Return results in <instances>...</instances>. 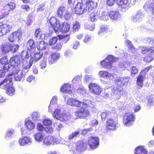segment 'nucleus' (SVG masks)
Returning a JSON list of instances; mask_svg holds the SVG:
<instances>
[{"mask_svg":"<svg viewBox=\"0 0 154 154\" xmlns=\"http://www.w3.org/2000/svg\"><path fill=\"white\" fill-rule=\"evenodd\" d=\"M80 131H77L72 132L69 134L67 138H66V140L61 142V143L67 145L70 148L69 151L73 153L79 154L81 152L85 150L86 148L87 144L82 141H78L76 143V148L74 149L70 140L75 137H76L79 134Z\"/></svg>","mask_w":154,"mask_h":154,"instance_id":"obj_1","label":"nucleus"},{"mask_svg":"<svg viewBox=\"0 0 154 154\" xmlns=\"http://www.w3.org/2000/svg\"><path fill=\"white\" fill-rule=\"evenodd\" d=\"M92 0H82V2L85 3L87 5L86 8H85V6L81 3H78L75 8V13L79 15H81L86 12L87 9L88 12H91L96 7L95 3L92 1Z\"/></svg>","mask_w":154,"mask_h":154,"instance_id":"obj_2","label":"nucleus"},{"mask_svg":"<svg viewBox=\"0 0 154 154\" xmlns=\"http://www.w3.org/2000/svg\"><path fill=\"white\" fill-rule=\"evenodd\" d=\"M123 94L122 88L119 85L109 87L105 89V94L107 97L112 96L116 97V99H118L120 97V95Z\"/></svg>","mask_w":154,"mask_h":154,"instance_id":"obj_3","label":"nucleus"},{"mask_svg":"<svg viewBox=\"0 0 154 154\" xmlns=\"http://www.w3.org/2000/svg\"><path fill=\"white\" fill-rule=\"evenodd\" d=\"M21 56L22 57L21 63L23 69L22 70H24L26 73L32 65V60L30 59L29 54L26 51H23L21 53Z\"/></svg>","mask_w":154,"mask_h":154,"instance_id":"obj_4","label":"nucleus"},{"mask_svg":"<svg viewBox=\"0 0 154 154\" xmlns=\"http://www.w3.org/2000/svg\"><path fill=\"white\" fill-rule=\"evenodd\" d=\"M53 116L54 118L61 121L68 120L71 117L69 113H66L59 108H56L54 111Z\"/></svg>","mask_w":154,"mask_h":154,"instance_id":"obj_5","label":"nucleus"},{"mask_svg":"<svg viewBox=\"0 0 154 154\" xmlns=\"http://www.w3.org/2000/svg\"><path fill=\"white\" fill-rule=\"evenodd\" d=\"M91 102L89 100H85L83 102H80L79 101L73 98H69L68 100L67 104L79 107L82 106H91Z\"/></svg>","mask_w":154,"mask_h":154,"instance_id":"obj_6","label":"nucleus"},{"mask_svg":"<svg viewBox=\"0 0 154 154\" xmlns=\"http://www.w3.org/2000/svg\"><path fill=\"white\" fill-rule=\"evenodd\" d=\"M118 59L112 55H109L106 59L101 62V65L105 68L110 69L112 67V63Z\"/></svg>","mask_w":154,"mask_h":154,"instance_id":"obj_7","label":"nucleus"},{"mask_svg":"<svg viewBox=\"0 0 154 154\" xmlns=\"http://www.w3.org/2000/svg\"><path fill=\"white\" fill-rule=\"evenodd\" d=\"M135 118V115L131 113H126L124 117L123 123L126 126L129 127L133 125Z\"/></svg>","mask_w":154,"mask_h":154,"instance_id":"obj_8","label":"nucleus"},{"mask_svg":"<svg viewBox=\"0 0 154 154\" xmlns=\"http://www.w3.org/2000/svg\"><path fill=\"white\" fill-rule=\"evenodd\" d=\"M15 71L14 69H13L12 70H11L10 73L8 74H12L11 77H12L14 75L13 77L16 81H20L25 75L26 72H25V71L24 70H16V71H15V72L14 73V71Z\"/></svg>","mask_w":154,"mask_h":154,"instance_id":"obj_9","label":"nucleus"},{"mask_svg":"<svg viewBox=\"0 0 154 154\" xmlns=\"http://www.w3.org/2000/svg\"><path fill=\"white\" fill-rule=\"evenodd\" d=\"M8 77L2 80L0 82V88L2 89L6 90L12 85V81L13 77H11L12 74H8Z\"/></svg>","mask_w":154,"mask_h":154,"instance_id":"obj_10","label":"nucleus"},{"mask_svg":"<svg viewBox=\"0 0 154 154\" xmlns=\"http://www.w3.org/2000/svg\"><path fill=\"white\" fill-rule=\"evenodd\" d=\"M22 59L21 54L20 56L16 55L13 56L11 58L10 60V64H9L11 66V69H16V67L18 66V65L20 64L21 61V59Z\"/></svg>","mask_w":154,"mask_h":154,"instance_id":"obj_11","label":"nucleus"},{"mask_svg":"<svg viewBox=\"0 0 154 154\" xmlns=\"http://www.w3.org/2000/svg\"><path fill=\"white\" fill-rule=\"evenodd\" d=\"M90 91L96 95L99 94L101 92L102 89L100 86L97 83H91L88 85Z\"/></svg>","mask_w":154,"mask_h":154,"instance_id":"obj_12","label":"nucleus"},{"mask_svg":"<svg viewBox=\"0 0 154 154\" xmlns=\"http://www.w3.org/2000/svg\"><path fill=\"white\" fill-rule=\"evenodd\" d=\"M116 2L124 11L127 10L131 6V0H117Z\"/></svg>","mask_w":154,"mask_h":154,"instance_id":"obj_13","label":"nucleus"},{"mask_svg":"<svg viewBox=\"0 0 154 154\" xmlns=\"http://www.w3.org/2000/svg\"><path fill=\"white\" fill-rule=\"evenodd\" d=\"M88 144L91 149H95L99 145V139L97 137H92L88 138Z\"/></svg>","mask_w":154,"mask_h":154,"instance_id":"obj_14","label":"nucleus"},{"mask_svg":"<svg viewBox=\"0 0 154 154\" xmlns=\"http://www.w3.org/2000/svg\"><path fill=\"white\" fill-rule=\"evenodd\" d=\"M75 115L80 118L85 117L89 115V111L85 107H82L75 112Z\"/></svg>","mask_w":154,"mask_h":154,"instance_id":"obj_15","label":"nucleus"},{"mask_svg":"<svg viewBox=\"0 0 154 154\" xmlns=\"http://www.w3.org/2000/svg\"><path fill=\"white\" fill-rule=\"evenodd\" d=\"M49 22L54 31L56 32H58V27H59L60 25L59 21L55 17H53L50 18Z\"/></svg>","mask_w":154,"mask_h":154,"instance_id":"obj_16","label":"nucleus"},{"mask_svg":"<svg viewBox=\"0 0 154 154\" xmlns=\"http://www.w3.org/2000/svg\"><path fill=\"white\" fill-rule=\"evenodd\" d=\"M73 87L69 84H65L60 88V91L64 93L72 95L73 93Z\"/></svg>","mask_w":154,"mask_h":154,"instance_id":"obj_17","label":"nucleus"},{"mask_svg":"<svg viewBox=\"0 0 154 154\" xmlns=\"http://www.w3.org/2000/svg\"><path fill=\"white\" fill-rule=\"evenodd\" d=\"M116 122L115 119L112 118L107 120L106 128L108 130H114L116 128Z\"/></svg>","mask_w":154,"mask_h":154,"instance_id":"obj_18","label":"nucleus"},{"mask_svg":"<svg viewBox=\"0 0 154 154\" xmlns=\"http://www.w3.org/2000/svg\"><path fill=\"white\" fill-rule=\"evenodd\" d=\"M22 36L21 32L20 31H17L13 32L10 35L8 40L11 42L14 41L19 40Z\"/></svg>","mask_w":154,"mask_h":154,"instance_id":"obj_19","label":"nucleus"},{"mask_svg":"<svg viewBox=\"0 0 154 154\" xmlns=\"http://www.w3.org/2000/svg\"><path fill=\"white\" fill-rule=\"evenodd\" d=\"M35 46L36 45L34 40L32 39L29 40L27 44V47L28 51L26 52H28L29 54V53L34 52L36 49Z\"/></svg>","mask_w":154,"mask_h":154,"instance_id":"obj_20","label":"nucleus"},{"mask_svg":"<svg viewBox=\"0 0 154 154\" xmlns=\"http://www.w3.org/2000/svg\"><path fill=\"white\" fill-rule=\"evenodd\" d=\"M30 55L29 57L30 56V60H32V62L34 61L37 62L42 57L43 53L41 52H36L34 51V52L29 53Z\"/></svg>","mask_w":154,"mask_h":154,"instance_id":"obj_21","label":"nucleus"},{"mask_svg":"<svg viewBox=\"0 0 154 154\" xmlns=\"http://www.w3.org/2000/svg\"><path fill=\"white\" fill-rule=\"evenodd\" d=\"M60 54L58 53H52L48 58V63L50 64L56 62L60 57Z\"/></svg>","mask_w":154,"mask_h":154,"instance_id":"obj_22","label":"nucleus"},{"mask_svg":"<svg viewBox=\"0 0 154 154\" xmlns=\"http://www.w3.org/2000/svg\"><path fill=\"white\" fill-rule=\"evenodd\" d=\"M130 79V77H119L118 78L116 82L117 85H119V86L122 85H126Z\"/></svg>","mask_w":154,"mask_h":154,"instance_id":"obj_23","label":"nucleus"},{"mask_svg":"<svg viewBox=\"0 0 154 154\" xmlns=\"http://www.w3.org/2000/svg\"><path fill=\"white\" fill-rule=\"evenodd\" d=\"M18 142L20 145L25 146L27 144L30 145L32 142V140L29 137H25L20 138Z\"/></svg>","mask_w":154,"mask_h":154,"instance_id":"obj_24","label":"nucleus"},{"mask_svg":"<svg viewBox=\"0 0 154 154\" xmlns=\"http://www.w3.org/2000/svg\"><path fill=\"white\" fill-rule=\"evenodd\" d=\"M143 15L140 11H138L137 14L133 15L131 17V21L133 22L137 23L141 21L143 19Z\"/></svg>","mask_w":154,"mask_h":154,"instance_id":"obj_25","label":"nucleus"},{"mask_svg":"<svg viewBox=\"0 0 154 154\" xmlns=\"http://www.w3.org/2000/svg\"><path fill=\"white\" fill-rule=\"evenodd\" d=\"M109 16L113 21L117 20L121 17V15L118 11H110L109 14Z\"/></svg>","mask_w":154,"mask_h":154,"instance_id":"obj_26","label":"nucleus"},{"mask_svg":"<svg viewBox=\"0 0 154 154\" xmlns=\"http://www.w3.org/2000/svg\"><path fill=\"white\" fill-rule=\"evenodd\" d=\"M58 31H60L62 33H66L69 31L70 25L67 22H64L62 25H60L58 27Z\"/></svg>","mask_w":154,"mask_h":154,"instance_id":"obj_27","label":"nucleus"},{"mask_svg":"<svg viewBox=\"0 0 154 154\" xmlns=\"http://www.w3.org/2000/svg\"><path fill=\"white\" fill-rule=\"evenodd\" d=\"M25 125L26 130L31 131L35 127V124L32 121L29 119H26L25 121Z\"/></svg>","mask_w":154,"mask_h":154,"instance_id":"obj_28","label":"nucleus"},{"mask_svg":"<svg viewBox=\"0 0 154 154\" xmlns=\"http://www.w3.org/2000/svg\"><path fill=\"white\" fill-rule=\"evenodd\" d=\"M57 139L51 136H48L45 137L43 143L46 145H49L53 144L54 143H58L56 141Z\"/></svg>","mask_w":154,"mask_h":154,"instance_id":"obj_29","label":"nucleus"},{"mask_svg":"<svg viewBox=\"0 0 154 154\" xmlns=\"http://www.w3.org/2000/svg\"><path fill=\"white\" fill-rule=\"evenodd\" d=\"M2 29V31L3 35L9 32L11 30L12 28V26L7 24H3L0 25Z\"/></svg>","mask_w":154,"mask_h":154,"instance_id":"obj_30","label":"nucleus"},{"mask_svg":"<svg viewBox=\"0 0 154 154\" xmlns=\"http://www.w3.org/2000/svg\"><path fill=\"white\" fill-rule=\"evenodd\" d=\"M145 77V75L143 73V72H140L137 77V85L140 87H142L143 85V82Z\"/></svg>","mask_w":154,"mask_h":154,"instance_id":"obj_31","label":"nucleus"},{"mask_svg":"<svg viewBox=\"0 0 154 154\" xmlns=\"http://www.w3.org/2000/svg\"><path fill=\"white\" fill-rule=\"evenodd\" d=\"M10 66H11L9 64H6L4 66L3 69L0 70V77H2L5 75L6 71L9 72V73H10L11 70H12V69Z\"/></svg>","mask_w":154,"mask_h":154,"instance_id":"obj_32","label":"nucleus"},{"mask_svg":"<svg viewBox=\"0 0 154 154\" xmlns=\"http://www.w3.org/2000/svg\"><path fill=\"white\" fill-rule=\"evenodd\" d=\"M141 52L143 54H146L148 55H154V49L153 47H151L148 48L146 47H141Z\"/></svg>","mask_w":154,"mask_h":154,"instance_id":"obj_33","label":"nucleus"},{"mask_svg":"<svg viewBox=\"0 0 154 154\" xmlns=\"http://www.w3.org/2000/svg\"><path fill=\"white\" fill-rule=\"evenodd\" d=\"M100 10L95 11L92 12L90 14V20L92 22H94L97 20V18H99V15L100 14Z\"/></svg>","mask_w":154,"mask_h":154,"instance_id":"obj_34","label":"nucleus"},{"mask_svg":"<svg viewBox=\"0 0 154 154\" xmlns=\"http://www.w3.org/2000/svg\"><path fill=\"white\" fill-rule=\"evenodd\" d=\"M45 134L43 132H38L34 135L35 140L39 142L42 141L44 138Z\"/></svg>","mask_w":154,"mask_h":154,"instance_id":"obj_35","label":"nucleus"},{"mask_svg":"<svg viewBox=\"0 0 154 154\" xmlns=\"http://www.w3.org/2000/svg\"><path fill=\"white\" fill-rule=\"evenodd\" d=\"M99 74L100 77L106 79H108L111 76H113L112 74L109 73L106 71H100L99 72Z\"/></svg>","mask_w":154,"mask_h":154,"instance_id":"obj_36","label":"nucleus"},{"mask_svg":"<svg viewBox=\"0 0 154 154\" xmlns=\"http://www.w3.org/2000/svg\"><path fill=\"white\" fill-rule=\"evenodd\" d=\"M47 45V43L45 42L44 41H39L37 42V48L38 50H43L46 49Z\"/></svg>","mask_w":154,"mask_h":154,"instance_id":"obj_37","label":"nucleus"},{"mask_svg":"<svg viewBox=\"0 0 154 154\" xmlns=\"http://www.w3.org/2000/svg\"><path fill=\"white\" fill-rule=\"evenodd\" d=\"M15 132V131L13 129H8L7 130L5 136V138L6 140H9L12 137V135Z\"/></svg>","mask_w":154,"mask_h":154,"instance_id":"obj_38","label":"nucleus"},{"mask_svg":"<svg viewBox=\"0 0 154 154\" xmlns=\"http://www.w3.org/2000/svg\"><path fill=\"white\" fill-rule=\"evenodd\" d=\"M16 6L15 4L12 2H10L4 7V9L9 11L14 10Z\"/></svg>","mask_w":154,"mask_h":154,"instance_id":"obj_39","label":"nucleus"},{"mask_svg":"<svg viewBox=\"0 0 154 154\" xmlns=\"http://www.w3.org/2000/svg\"><path fill=\"white\" fill-rule=\"evenodd\" d=\"M16 6L15 4L12 2H10L4 7V9L9 11L14 10Z\"/></svg>","mask_w":154,"mask_h":154,"instance_id":"obj_40","label":"nucleus"},{"mask_svg":"<svg viewBox=\"0 0 154 154\" xmlns=\"http://www.w3.org/2000/svg\"><path fill=\"white\" fill-rule=\"evenodd\" d=\"M16 6L15 4L12 2H10L4 7V9L9 11L14 10Z\"/></svg>","mask_w":154,"mask_h":154,"instance_id":"obj_41","label":"nucleus"},{"mask_svg":"<svg viewBox=\"0 0 154 154\" xmlns=\"http://www.w3.org/2000/svg\"><path fill=\"white\" fill-rule=\"evenodd\" d=\"M135 154H147L146 150L142 146L137 147L135 150Z\"/></svg>","mask_w":154,"mask_h":154,"instance_id":"obj_42","label":"nucleus"},{"mask_svg":"<svg viewBox=\"0 0 154 154\" xmlns=\"http://www.w3.org/2000/svg\"><path fill=\"white\" fill-rule=\"evenodd\" d=\"M11 44L8 43H6L1 46L2 51L3 53H6L10 51Z\"/></svg>","mask_w":154,"mask_h":154,"instance_id":"obj_43","label":"nucleus"},{"mask_svg":"<svg viewBox=\"0 0 154 154\" xmlns=\"http://www.w3.org/2000/svg\"><path fill=\"white\" fill-rule=\"evenodd\" d=\"M108 16V14L106 12L102 11L101 14L100 13V14L99 15V18L101 20L107 21L109 19Z\"/></svg>","mask_w":154,"mask_h":154,"instance_id":"obj_44","label":"nucleus"},{"mask_svg":"<svg viewBox=\"0 0 154 154\" xmlns=\"http://www.w3.org/2000/svg\"><path fill=\"white\" fill-rule=\"evenodd\" d=\"M74 90L77 91V92L80 94L83 95L86 93V91L83 87L80 86L78 88L77 87L74 88Z\"/></svg>","mask_w":154,"mask_h":154,"instance_id":"obj_45","label":"nucleus"},{"mask_svg":"<svg viewBox=\"0 0 154 154\" xmlns=\"http://www.w3.org/2000/svg\"><path fill=\"white\" fill-rule=\"evenodd\" d=\"M19 48L18 45L14 44H11V50L10 51L11 52L14 53L17 52Z\"/></svg>","mask_w":154,"mask_h":154,"instance_id":"obj_46","label":"nucleus"},{"mask_svg":"<svg viewBox=\"0 0 154 154\" xmlns=\"http://www.w3.org/2000/svg\"><path fill=\"white\" fill-rule=\"evenodd\" d=\"M32 119L33 121L40 120V114L38 112H33L32 114Z\"/></svg>","mask_w":154,"mask_h":154,"instance_id":"obj_47","label":"nucleus"},{"mask_svg":"<svg viewBox=\"0 0 154 154\" xmlns=\"http://www.w3.org/2000/svg\"><path fill=\"white\" fill-rule=\"evenodd\" d=\"M43 123L44 125L50 126L52 124V121L49 118L45 119L43 121Z\"/></svg>","mask_w":154,"mask_h":154,"instance_id":"obj_48","label":"nucleus"},{"mask_svg":"<svg viewBox=\"0 0 154 154\" xmlns=\"http://www.w3.org/2000/svg\"><path fill=\"white\" fill-rule=\"evenodd\" d=\"M65 11V8L64 7H61L59 8L57 11V15L59 17H61L63 15V13Z\"/></svg>","mask_w":154,"mask_h":154,"instance_id":"obj_49","label":"nucleus"},{"mask_svg":"<svg viewBox=\"0 0 154 154\" xmlns=\"http://www.w3.org/2000/svg\"><path fill=\"white\" fill-rule=\"evenodd\" d=\"M47 59L44 58V59L41 60L40 62V68L42 69H44L47 66L46 62Z\"/></svg>","mask_w":154,"mask_h":154,"instance_id":"obj_50","label":"nucleus"},{"mask_svg":"<svg viewBox=\"0 0 154 154\" xmlns=\"http://www.w3.org/2000/svg\"><path fill=\"white\" fill-rule=\"evenodd\" d=\"M110 114V112L109 111H105L102 112L101 114V116L102 119L105 120L106 117Z\"/></svg>","mask_w":154,"mask_h":154,"instance_id":"obj_51","label":"nucleus"},{"mask_svg":"<svg viewBox=\"0 0 154 154\" xmlns=\"http://www.w3.org/2000/svg\"><path fill=\"white\" fill-rule=\"evenodd\" d=\"M80 25L79 22L76 21L73 25V29L74 32H76L80 28Z\"/></svg>","mask_w":154,"mask_h":154,"instance_id":"obj_52","label":"nucleus"},{"mask_svg":"<svg viewBox=\"0 0 154 154\" xmlns=\"http://www.w3.org/2000/svg\"><path fill=\"white\" fill-rule=\"evenodd\" d=\"M36 129L40 132H43L44 131L45 128L42 124L38 123L36 124Z\"/></svg>","mask_w":154,"mask_h":154,"instance_id":"obj_53","label":"nucleus"},{"mask_svg":"<svg viewBox=\"0 0 154 154\" xmlns=\"http://www.w3.org/2000/svg\"><path fill=\"white\" fill-rule=\"evenodd\" d=\"M85 79L87 82H89L93 81L94 79L92 75H86L85 77Z\"/></svg>","mask_w":154,"mask_h":154,"instance_id":"obj_54","label":"nucleus"},{"mask_svg":"<svg viewBox=\"0 0 154 154\" xmlns=\"http://www.w3.org/2000/svg\"><path fill=\"white\" fill-rule=\"evenodd\" d=\"M55 103H53L50 102V104L49 106V112H53L52 109L57 107V104H55Z\"/></svg>","mask_w":154,"mask_h":154,"instance_id":"obj_55","label":"nucleus"},{"mask_svg":"<svg viewBox=\"0 0 154 154\" xmlns=\"http://www.w3.org/2000/svg\"><path fill=\"white\" fill-rule=\"evenodd\" d=\"M6 90L7 92V94L10 96L12 95L15 91L14 89L11 87V85L9 87L6 89Z\"/></svg>","mask_w":154,"mask_h":154,"instance_id":"obj_56","label":"nucleus"},{"mask_svg":"<svg viewBox=\"0 0 154 154\" xmlns=\"http://www.w3.org/2000/svg\"><path fill=\"white\" fill-rule=\"evenodd\" d=\"M58 41V38L56 37H53L51 39H50L49 41V45H51L55 44Z\"/></svg>","mask_w":154,"mask_h":154,"instance_id":"obj_57","label":"nucleus"},{"mask_svg":"<svg viewBox=\"0 0 154 154\" xmlns=\"http://www.w3.org/2000/svg\"><path fill=\"white\" fill-rule=\"evenodd\" d=\"M72 82L74 84H77L79 83L80 84L81 82V78L79 76H75L72 80Z\"/></svg>","mask_w":154,"mask_h":154,"instance_id":"obj_58","label":"nucleus"},{"mask_svg":"<svg viewBox=\"0 0 154 154\" xmlns=\"http://www.w3.org/2000/svg\"><path fill=\"white\" fill-rule=\"evenodd\" d=\"M131 75L132 76L134 75L138 72V69L135 66H133L131 68Z\"/></svg>","mask_w":154,"mask_h":154,"instance_id":"obj_59","label":"nucleus"},{"mask_svg":"<svg viewBox=\"0 0 154 154\" xmlns=\"http://www.w3.org/2000/svg\"><path fill=\"white\" fill-rule=\"evenodd\" d=\"M8 60L7 58V57L6 56L1 58L0 60V62L2 64H5V65L6 64H8L7 63Z\"/></svg>","mask_w":154,"mask_h":154,"instance_id":"obj_60","label":"nucleus"},{"mask_svg":"<svg viewBox=\"0 0 154 154\" xmlns=\"http://www.w3.org/2000/svg\"><path fill=\"white\" fill-rule=\"evenodd\" d=\"M125 42L127 44L129 48L131 50H132V51L133 50H135V48L134 47L131 42L129 40H126Z\"/></svg>","mask_w":154,"mask_h":154,"instance_id":"obj_61","label":"nucleus"},{"mask_svg":"<svg viewBox=\"0 0 154 154\" xmlns=\"http://www.w3.org/2000/svg\"><path fill=\"white\" fill-rule=\"evenodd\" d=\"M146 3L145 5V6H148V4H149V6L148 7L149 8H152V12L154 15V3H151V2H149L147 3Z\"/></svg>","mask_w":154,"mask_h":154,"instance_id":"obj_62","label":"nucleus"},{"mask_svg":"<svg viewBox=\"0 0 154 154\" xmlns=\"http://www.w3.org/2000/svg\"><path fill=\"white\" fill-rule=\"evenodd\" d=\"M141 108L140 105L138 104L135 105L134 107V111L135 112H137L140 111Z\"/></svg>","mask_w":154,"mask_h":154,"instance_id":"obj_63","label":"nucleus"},{"mask_svg":"<svg viewBox=\"0 0 154 154\" xmlns=\"http://www.w3.org/2000/svg\"><path fill=\"white\" fill-rule=\"evenodd\" d=\"M62 38H63V41L64 43H66L70 39V38L69 35H63L62 36Z\"/></svg>","mask_w":154,"mask_h":154,"instance_id":"obj_64","label":"nucleus"}]
</instances>
